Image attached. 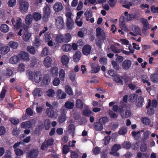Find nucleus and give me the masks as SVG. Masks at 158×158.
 I'll list each match as a JSON object with an SVG mask.
<instances>
[{
	"instance_id": "f8f14e48",
	"label": "nucleus",
	"mask_w": 158,
	"mask_h": 158,
	"mask_svg": "<svg viewBox=\"0 0 158 158\" xmlns=\"http://www.w3.org/2000/svg\"><path fill=\"white\" fill-rule=\"evenodd\" d=\"M53 9L56 12H59L62 10L63 6L60 2H57L54 5Z\"/></svg>"
},
{
	"instance_id": "bf43d9fd",
	"label": "nucleus",
	"mask_w": 158,
	"mask_h": 158,
	"mask_svg": "<svg viewBox=\"0 0 158 158\" xmlns=\"http://www.w3.org/2000/svg\"><path fill=\"white\" fill-rule=\"evenodd\" d=\"M83 102L80 99H78L76 101V106L77 108H81L83 107Z\"/></svg>"
},
{
	"instance_id": "72a5a7b5",
	"label": "nucleus",
	"mask_w": 158,
	"mask_h": 158,
	"mask_svg": "<svg viewBox=\"0 0 158 158\" xmlns=\"http://www.w3.org/2000/svg\"><path fill=\"white\" fill-rule=\"evenodd\" d=\"M43 82L45 85L49 84L51 81V78L48 74H45L42 80Z\"/></svg>"
},
{
	"instance_id": "a19ab883",
	"label": "nucleus",
	"mask_w": 158,
	"mask_h": 158,
	"mask_svg": "<svg viewBox=\"0 0 158 158\" xmlns=\"http://www.w3.org/2000/svg\"><path fill=\"white\" fill-rule=\"evenodd\" d=\"M121 115L123 118H127L131 116V113L129 110H126L125 111H121Z\"/></svg>"
},
{
	"instance_id": "09e8293b",
	"label": "nucleus",
	"mask_w": 158,
	"mask_h": 158,
	"mask_svg": "<svg viewBox=\"0 0 158 158\" xmlns=\"http://www.w3.org/2000/svg\"><path fill=\"white\" fill-rule=\"evenodd\" d=\"M9 45L13 49H16L19 46V44L16 42L11 41L9 43Z\"/></svg>"
},
{
	"instance_id": "ddd939ff",
	"label": "nucleus",
	"mask_w": 158,
	"mask_h": 158,
	"mask_svg": "<svg viewBox=\"0 0 158 158\" xmlns=\"http://www.w3.org/2000/svg\"><path fill=\"white\" fill-rule=\"evenodd\" d=\"M60 60L63 65H65L66 67H68V64L69 62V58L67 56L65 55L62 56Z\"/></svg>"
},
{
	"instance_id": "a878e982",
	"label": "nucleus",
	"mask_w": 158,
	"mask_h": 158,
	"mask_svg": "<svg viewBox=\"0 0 158 158\" xmlns=\"http://www.w3.org/2000/svg\"><path fill=\"white\" fill-rule=\"evenodd\" d=\"M62 50L64 52H68L71 51L72 49L71 45L69 44H66L63 45L61 47Z\"/></svg>"
},
{
	"instance_id": "6ab92c4d",
	"label": "nucleus",
	"mask_w": 158,
	"mask_h": 158,
	"mask_svg": "<svg viewBox=\"0 0 158 158\" xmlns=\"http://www.w3.org/2000/svg\"><path fill=\"white\" fill-rule=\"evenodd\" d=\"M52 59L49 57H47L44 60V64L46 68L50 67L52 63Z\"/></svg>"
},
{
	"instance_id": "e2e57ef3",
	"label": "nucleus",
	"mask_w": 158,
	"mask_h": 158,
	"mask_svg": "<svg viewBox=\"0 0 158 158\" xmlns=\"http://www.w3.org/2000/svg\"><path fill=\"white\" fill-rule=\"evenodd\" d=\"M137 95L136 94L131 95L129 97V100L131 102H134L137 99Z\"/></svg>"
},
{
	"instance_id": "13d9d810",
	"label": "nucleus",
	"mask_w": 158,
	"mask_h": 158,
	"mask_svg": "<svg viewBox=\"0 0 158 158\" xmlns=\"http://www.w3.org/2000/svg\"><path fill=\"white\" fill-rule=\"evenodd\" d=\"M85 16L87 18H90L92 16V11L90 9H88L85 13Z\"/></svg>"
},
{
	"instance_id": "6e6552de",
	"label": "nucleus",
	"mask_w": 158,
	"mask_h": 158,
	"mask_svg": "<svg viewBox=\"0 0 158 158\" xmlns=\"http://www.w3.org/2000/svg\"><path fill=\"white\" fill-rule=\"evenodd\" d=\"M20 60H23L24 61H29L30 60L29 55L28 53L24 51L21 52L18 54Z\"/></svg>"
},
{
	"instance_id": "4d7b16f0",
	"label": "nucleus",
	"mask_w": 158,
	"mask_h": 158,
	"mask_svg": "<svg viewBox=\"0 0 158 158\" xmlns=\"http://www.w3.org/2000/svg\"><path fill=\"white\" fill-rule=\"evenodd\" d=\"M27 51L32 54H34L35 53V50L34 47L30 46L28 47L27 48Z\"/></svg>"
},
{
	"instance_id": "e433bc0d",
	"label": "nucleus",
	"mask_w": 158,
	"mask_h": 158,
	"mask_svg": "<svg viewBox=\"0 0 158 158\" xmlns=\"http://www.w3.org/2000/svg\"><path fill=\"white\" fill-rule=\"evenodd\" d=\"M74 101H67L66 102L65 104V106L67 109H71L74 106Z\"/></svg>"
},
{
	"instance_id": "f3484780",
	"label": "nucleus",
	"mask_w": 158,
	"mask_h": 158,
	"mask_svg": "<svg viewBox=\"0 0 158 158\" xmlns=\"http://www.w3.org/2000/svg\"><path fill=\"white\" fill-rule=\"evenodd\" d=\"M141 21L143 24V33H145L146 31L149 28V24L147 20L146 19L142 18L141 19Z\"/></svg>"
},
{
	"instance_id": "39448f33",
	"label": "nucleus",
	"mask_w": 158,
	"mask_h": 158,
	"mask_svg": "<svg viewBox=\"0 0 158 158\" xmlns=\"http://www.w3.org/2000/svg\"><path fill=\"white\" fill-rule=\"evenodd\" d=\"M19 9L22 12L26 13L28 10L29 4L28 3L24 0H21L19 2Z\"/></svg>"
},
{
	"instance_id": "aec40b11",
	"label": "nucleus",
	"mask_w": 158,
	"mask_h": 158,
	"mask_svg": "<svg viewBox=\"0 0 158 158\" xmlns=\"http://www.w3.org/2000/svg\"><path fill=\"white\" fill-rule=\"evenodd\" d=\"M91 49V47L89 45H86L84 46L82 49L83 54L85 55H88L90 53Z\"/></svg>"
},
{
	"instance_id": "20e7f679",
	"label": "nucleus",
	"mask_w": 158,
	"mask_h": 158,
	"mask_svg": "<svg viewBox=\"0 0 158 158\" xmlns=\"http://www.w3.org/2000/svg\"><path fill=\"white\" fill-rule=\"evenodd\" d=\"M65 16L66 18V24L69 29H71L73 27L74 22L73 20V15L70 12H67L65 13Z\"/></svg>"
},
{
	"instance_id": "7ed1b4c3",
	"label": "nucleus",
	"mask_w": 158,
	"mask_h": 158,
	"mask_svg": "<svg viewBox=\"0 0 158 158\" xmlns=\"http://www.w3.org/2000/svg\"><path fill=\"white\" fill-rule=\"evenodd\" d=\"M11 22L14 27L17 29L22 28L25 30L27 27V26L22 23V19L19 18H12Z\"/></svg>"
},
{
	"instance_id": "4be33fe9",
	"label": "nucleus",
	"mask_w": 158,
	"mask_h": 158,
	"mask_svg": "<svg viewBox=\"0 0 158 158\" xmlns=\"http://www.w3.org/2000/svg\"><path fill=\"white\" fill-rule=\"evenodd\" d=\"M55 42L56 46L59 47L60 44L63 42V35L61 34L57 35L56 37Z\"/></svg>"
},
{
	"instance_id": "423d86ee",
	"label": "nucleus",
	"mask_w": 158,
	"mask_h": 158,
	"mask_svg": "<svg viewBox=\"0 0 158 158\" xmlns=\"http://www.w3.org/2000/svg\"><path fill=\"white\" fill-rule=\"evenodd\" d=\"M43 20L44 21L48 20L49 16L51 13L50 7L48 6H46L43 8Z\"/></svg>"
},
{
	"instance_id": "a18cd8bd",
	"label": "nucleus",
	"mask_w": 158,
	"mask_h": 158,
	"mask_svg": "<svg viewBox=\"0 0 158 158\" xmlns=\"http://www.w3.org/2000/svg\"><path fill=\"white\" fill-rule=\"evenodd\" d=\"M136 5H137V4L135 3V0H134L132 2L129 1L127 2L124 5H123V6L125 8L129 9L130 6Z\"/></svg>"
},
{
	"instance_id": "f704fd0d",
	"label": "nucleus",
	"mask_w": 158,
	"mask_h": 158,
	"mask_svg": "<svg viewBox=\"0 0 158 158\" xmlns=\"http://www.w3.org/2000/svg\"><path fill=\"white\" fill-rule=\"evenodd\" d=\"M32 17L31 14L27 15L25 20V23L27 25H29L32 23Z\"/></svg>"
},
{
	"instance_id": "2f4dec72",
	"label": "nucleus",
	"mask_w": 158,
	"mask_h": 158,
	"mask_svg": "<svg viewBox=\"0 0 158 158\" xmlns=\"http://www.w3.org/2000/svg\"><path fill=\"white\" fill-rule=\"evenodd\" d=\"M130 28L131 31L138 35L139 34L140 30L139 27L135 25H131L130 26Z\"/></svg>"
},
{
	"instance_id": "393cba45",
	"label": "nucleus",
	"mask_w": 158,
	"mask_h": 158,
	"mask_svg": "<svg viewBox=\"0 0 158 158\" xmlns=\"http://www.w3.org/2000/svg\"><path fill=\"white\" fill-rule=\"evenodd\" d=\"M146 108L148 109L147 114L149 115H152L154 114V110L153 108H152L151 106V100H148V103L147 106H146Z\"/></svg>"
},
{
	"instance_id": "c756f323",
	"label": "nucleus",
	"mask_w": 158,
	"mask_h": 158,
	"mask_svg": "<svg viewBox=\"0 0 158 158\" xmlns=\"http://www.w3.org/2000/svg\"><path fill=\"white\" fill-rule=\"evenodd\" d=\"M58 73L59 79L61 81H64L65 77V73L64 70L63 69H60Z\"/></svg>"
},
{
	"instance_id": "9b49d317",
	"label": "nucleus",
	"mask_w": 158,
	"mask_h": 158,
	"mask_svg": "<svg viewBox=\"0 0 158 158\" xmlns=\"http://www.w3.org/2000/svg\"><path fill=\"white\" fill-rule=\"evenodd\" d=\"M38 150L33 149L27 153V156L30 158H36L38 156Z\"/></svg>"
},
{
	"instance_id": "58836bf2",
	"label": "nucleus",
	"mask_w": 158,
	"mask_h": 158,
	"mask_svg": "<svg viewBox=\"0 0 158 158\" xmlns=\"http://www.w3.org/2000/svg\"><path fill=\"white\" fill-rule=\"evenodd\" d=\"M32 17L35 20L38 21L41 19L42 16L40 13L35 12L33 14Z\"/></svg>"
},
{
	"instance_id": "774afa93",
	"label": "nucleus",
	"mask_w": 158,
	"mask_h": 158,
	"mask_svg": "<svg viewBox=\"0 0 158 158\" xmlns=\"http://www.w3.org/2000/svg\"><path fill=\"white\" fill-rule=\"evenodd\" d=\"M44 125L45 127V129L48 130L50 125V121L48 119H46L45 120L44 122Z\"/></svg>"
},
{
	"instance_id": "c9c22d12",
	"label": "nucleus",
	"mask_w": 158,
	"mask_h": 158,
	"mask_svg": "<svg viewBox=\"0 0 158 158\" xmlns=\"http://www.w3.org/2000/svg\"><path fill=\"white\" fill-rule=\"evenodd\" d=\"M144 103V99L142 97H140L136 102V105L138 107L142 106Z\"/></svg>"
},
{
	"instance_id": "3c124183",
	"label": "nucleus",
	"mask_w": 158,
	"mask_h": 158,
	"mask_svg": "<svg viewBox=\"0 0 158 158\" xmlns=\"http://www.w3.org/2000/svg\"><path fill=\"white\" fill-rule=\"evenodd\" d=\"M33 94L35 96L40 97L42 93L41 92V89L39 88L35 89L33 91Z\"/></svg>"
},
{
	"instance_id": "4c0bfd02",
	"label": "nucleus",
	"mask_w": 158,
	"mask_h": 158,
	"mask_svg": "<svg viewBox=\"0 0 158 158\" xmlns=\"http://www.w3.org/2000/svg\"><path fill=\"white\" fill-rule=\"evenodd\" d=\"M46 113L47 115L50 117L52 118L54 116V111L52 108H48L46 110Z\"/></svg>"
},
{
	"instance_id": "c85d7f7f",
	"label": "nucleus",
	"mask_w": 158,
	"mask_h": 158,
	"mask_svg": "<svg viewBox=\"0 0 158 158\" xmlns=\"http://www.w3.org/2000/svg\"><path fill=\"white\" fill-rule=\"evenodd\" d=\"M71 36L70 34L67 33L64 35H63V42L64 43H68L71 40Z\"/></svg>"
},
{
	"instance_id": "de8ad7c7",
	"label": "nucleus",
	"mask_w": 158,
	"mask_h": 158,
	"mask_svg": "<svg viewBox=\"0 0 158 158\" xmlns=\"http://www.w3.org/2000/svg\"><path fill=\"white\" fill-rule=\"evenodd\" d=\"M66 117L65 114L64 113L62 114L58 117V121L60 123H62L66 120Z\"/></svg>"
},
{
	"instance_id": "37998d69",
	"label": "nucleus",
	"mask_w": 158,
	"mask_h": 158,
	"mask_svg": "<svg viewBox=\"0 0 158 158\" xmlns=\"http://www.w3.org/2000/svg\"><path fill=\"white\" fill-rule=\"evenodd\" d=\"M122 77H121L119 76L118 75L116 74V75L114 76L113 78V80L116 83H120L121 85H122Z\"/></svg>"
},
{
	"instance_id": "b1692460",
	"label": "nucleus",
	"mask_w": 158,
	"mask_h": 158,
	"mask_svg": "<svg viewBox=\"0 0 158 158\" xmlns=\"http://www.w3.org/2000/svg\"><path fill=\"white\" fill-rule=\"evenodd\" d=\"M58 69L57 67H52L50 70V74L53 77H56L58 74Z\"/></svg>"
},
{
	"instance_id": "1a4fd4ad",
	"label": "nucleus",
	"mask_w": 158,
	"mask_h": 158,
	"mask_svg": "<svg viewBox=\"0 0 158 158\" xmlns=\"http://www.w3.org/2000/svg\"><path fill=\"white\" fill-rule=\"evenodd\" d=\"M56 25L57 27L60 29L64 27V22L63 19L60 16L57 17L56 19Z\"/></svg>"
},
{
	"instance_id": "cd10ccee",
	"label": "nucleus",
	"mask_w": 158,
	"mask_h": 158,
	"mask_svg": "<svg viewBox=\"0 0 158 158\" xmlns=\"http://www.w3.org/2000/svg\"><path fill=\"white\" fill-rule=\"evenodd\" d=\"M94 127L97 131H101L103 128L102 124L98 122L95 123L94 125Z\"/></svg>"
},
{
	"instance_id": "412c9836",
	"label": "nucleus",
	"mask_w": 158,
	"mask_h": 158,
	"mask_svg": "<svg viewBox=\"0 0 158 158\" xmlns=\"http://www.w3.org/2000/svg\"><path fill=\"white\" fill-rule=\"evenodd\" d=\"M27 27L26 28V29L25 30V31L23 36V40L26 42L29 40L31 35V34L28 30H27Z\"/></svg>"
},
{
	"instance_id": "864d4df0",
	"label": "nucleus",
	"mask_w": 158,
	"mask_h": 158,
	"mask_svg": "<svg viewBox=\"0 0 158 158\" xmlns=\"http://www.w3.org/2000/svg\"><path fill=\"white\" fill-rule=\"evenodd\" d=\"M15 154L18 156H20L22 155L23 153L24 152L22 149L17 148L14 150Z\"/></svg>"
},
{
	"instance_id": "603ef678",
	"label": "nucleus",
	"mask_w": 158,
	"mask_h": 158,
	"mask_svg": "<svg viewBox=\"0 0 158 158\" xmlns=\"http://www.w3.org/2000/svg\"><path fill=\"white\" fill-rule=\"evenodd\" d=\"M142 78V81L144 83L147 84L148 86H149L151 85L150 82L148 81V78L146 75H143Z\"/></svg>"
},
{
	"instance_id": "bb28decb",
	"label": "nucleus",
	"mask_w": 158,
	"mask_h": 158,
	"mask_svg": "<svg viewBox=\"0 0 158 158\" xmlns=\"http://www.w3.org/2000/svg\"><path fill=\"white\" fill-rule=\"evenodd\" d=\"M20 60L18 55L12 56L9 60L10 63L12 64H16Z\"/></svg>"
},
{
	"instance_id": "f257e3e1",
	"label": "nucleus",
	"mask_w": 158,
	"mask_h": 158,
	"mask_svg": "<svg viewBox=\"0 0 158 158\" xmlns=\"http://www.w3.org/2000/svg\"><path fill=\"white\" fill-rule=\"evenodd\" d=\"M134 18V15L132 14H128L127 11L124 13V16H121L120 18L119 25L122 30L125 31H128L129 30L126 26L125 22H127L132 20Z\"/></svg>"
},
{
	"instance_id": "8fccbe9b",
	"label": "nucleus",
	"mask_w": 158,
	"mask_h": 158,
	"mask_svg": "<svg viewBox=\"0 0 158 158\" xmlns=\"http://www.w3.org/2000/svg\"><path fill=\"white\" fill-rule=\"evenodd\" d=\"M47 95L49 97H53L55 95V92L54 90L49 89L46 92Z\"/></svg>"
},
{
	"instance_id": "9d476101",
	"label": "nucleus",
	"mask_w": 158,
	"mask_h": 158,
	"mask_svg": "<svg viewBox=\"0 0 158 158\" xmlns=\"http://www.w3.org/2000/svg\"><path fill=\"white\" fill-rule=\"evenodd\" d=\"M121 148V146L119 144H115L112 147L110 154L115 156H118L119 155L117 151Z\"/></svg>"
},
{
	"instance_id": "a211bd4d",
	"label": "nucleus",
	"mask_w": 158,
	"mask_h": 158,
	"mask_svg": "<svg viewBox=\"0 0 158 158\" xmlns=\"http://www.w3.org/2000/svg\"><path fill=\"white\" fill-rule=\"evenodd\" d=\"M66 93L61 89H58L56 91V96L59 98L64 99L66 98Z\"/></svg>"
},
{
	"instance_id": "338daca9",
	"label": "nucleus",
	"mask_w": 158,
	"mask_h": 158,
	"mask_svg": "<svg viewBox=\"0 0 158 158\" xmlns=\"http://www.w3.org/2000/svg\"><path fill=\"white\" fill-rule=\"evenodd\" d=\"M105 39H102V38H98L96 40V43L98 46H101L102 42Z\"/></svg>"
},
{
	"instance_id": "473e14b6",
	"label": "nucleus",
	"mask_w": 158,
	"mask_h": 158,
	"mask_svg": "<svg viewBox=\"0 0 158 158\" xmlns=\"http://www.w3.org/2000/svg\"><path fill=\"white\" fill-rule=\"evenodd\" d=\"M141 121L142 123L147 125H151V122L150 119L147 117H143L141 118Z\"/></svg>"
},
{
	"instance_id": "f03ea898",
	"label": "nucleus",
	"mask_w": 158,
	"mask_h": 158,
	"mask_svg": "<svg viewBox=\"0 0 158 158\" xmlns=\"http://www.w3.org/2000/svg\"><path fill=\"white\" fill-rule=\"evenodd\" d=\"M26 74L30 80L37 83L40 82L43 78L42 75L39 71L33 72L28 70Z\"/></svg>"
},
{
	"instance_id": "ea45409f",
	"label": "nucleus",
	"mask_w": 158,
	"mask_h": 158,
	"mask_svg": "<svg viewBox=\"0 0 158 158\" xmlns=\"http://www.w3.org/2000/svg\"><path fill=\"white\" fill-rule=\"evenodd\" d=\"M10 48L8 46H2L0 51L1 53L5 55L10 50Z\"/></svg>"
},
{
	"instance_id": "052dcab7",
	"label": "nucleus",
	"mask_w": 158,
	"mask_h": 158,
	"mask_svg": "<svg viewBox=\"0 0 158 158\" xmlns=\"http://www.w3.org/2000/svg\"><path fill=\"white\" fill-rule=\"evenodd\" d=\"M127 131V128L126 127H124L121 128L118 132V134L120 135H125Z\"/></svg>"
},
{
	"instance_id": "5fc2aeb1",
	"label": "nucleus",
	"mask_w": 158,
	"mask_h": 158,
	"mask_svg": "<svg viewBox=\"0 0 158 158\" xmlns=\"http://www.w3.org/2000/svg\"><path fill=\"white\" fill-rule=\"evenodd\" d=\"M60 79L58 77H55L53 79L52 81L53 85L54 86H57L60 83Z\"/></svg>"
},
{
	"instance_id": "0e129e2a",
	"label": "nucleus",
	"mask_w": 158,
	"mask_h": 158,
	"mask_svg": "<svg viewBox=\"0 0 158 158\" xmlns=\"http://www.w3.org/2000/svg\"><path fill=\"white\" fill-rule=\"evenodd\" d=\"M123 147L126 149H128L130 148L131 144L130 143L127 142H124L122 144Z\"/></svg>"
},
{
	"instance_id": "dca6fc26",
	"label": "nucleus",
	"mask_w": 158,
	"mask_h": 158,
	"mask_svg": "<svg viewBox=\"0 0 158 158\" xmlns=\"http://www.w3.org/2000/svg\"><path fill=\"white\" fill-rule=\"evenodd\" d=\"M131 62L130 60H125L122 63V67L124 69L128 70L131 67Z\"/></svg>"
},
{
	"instance_id": "c03bdc74",
	"label": "nucleus",
	"mask_w": 158,
	"mask_h": 158,
	"mask_svg": "<svg viewBox=\"0 0 158 158\" xmlns=\"http://www.w3.org/2000/svg\"><path fill=\"white\" fill-rule=\"evenodd\" d=\"M81 56V53L79 51L77 52L73 56V59L75 62H78L80 59Z\"/></svg>"
},
{
	"instance_id": "2eb2a0df",
	"label": "nucleus",
	"mask_w": 158,
	"mask_h": 158,
	"mask_svg": "<svg viewBox=\"0 0 158 158\" xmlns=\"http://www.w3.org/2000/svg\"><path fill=\"white\" fill-rule=\"evenodd\" d=\"M96 35L99 38H102V39H106V36L104 31L100 28H98L96 30Z\"/></svg>"
},
{
	"instance_id": "680f3d73",
	"label": "nucleus",
	"mask_w": 158,
	"mask_h": 158,
	"mask_svg": "<svg viewBox=\"0 0 158 158\" xmlns=\"http://www.w3.org/2000/svg\"><path fill=\"white\" fill-rule=\"evenodd\" d=\"M51 37L49 33L47 32L45 34L44 37V39L45 42H48L51 39Z\"/></svg>"
},
{
	"instance_id": "69168bd1",
	"label": "nucleus",
	"mask_w": 158,
	"mask_h": 158,
	"mask_svg": "<svg viewBox=\"0 0 158 158\" xmlns=\"http://www.w3.org/2000/svg\"><path fill=\"white\" fill-rule=\"evenodd\" d=\"M83 114L85 116H88L91 113V111L88 107L85 110L83 111Z\"/></svg>"
},
{
	"instance_id": "7c9ffc66",
	"label": "nucleus",
	"mask_w": 158,
	"mask_h": 158,
	"mask_svg": "<svg viewBox=\"0 0 158 158\" xmlns=\"http://www.w3.org/2000/svg\"><path fill=\"white\" fill-rule=\"evenodd\" d=\"M65 90L67 94L69 95H72L73 94V92L71 87L69 85H65Z\"/></svg>"
},
{
	"instance_id": "79ce46f5",
	"label": "nucleus",
	"mask_w": 158,
	"mask_h": 158,
	"mask_svg": "<svg viewBox=\"0 0 158 158\" xmlns=\"http://www.w3.org/2000/svg\"><path fill=\"white\" fill-rule=\"evenodd\" d=\"M0 30L2 32L6 33L9 31V27L6 24H3L1 25Z\"/></svg>"
},
{
	"instance_id": "4468645a",
	"label": "nucleus",
	"mask_w": 158,
	"mask_h": 158,
	"mask_svg": "<svg viewBox=\"0 0 158 158\" xmlns=\"http://www.w3.org/2000/svg\"><path fill=\"white\" fill-rule=\"evenodd\" d=\"M53 140L52 139H50L45 141L42 144L41 147V149L44 150L48 147V146H50L52 144Z\"/></svg>"
},
{
	"instance_id": "49530a36",
	"label": "nucleus",
	"mask_w": 158,
	"mask_h": 158,
	"mask_svg": "<svg viewBox=\"0 0 158 158\" xmlns=\"http://www.w3.org/2000/svg\"><path fill=\"white\" fill-rule=\"evenodd\" d=\"M151 80L154 82H158V74L156 73H154L151 74L150 77Z\"/></svg>"
},
{
	"instance_id": "6e6d98bb",
	"label": "nucleus",
	"mask_w": 158,
	"mask_h": 158,
	"mask_svg": "<svg viewBox=\"0 0 158 158\" xmlns=\"http://www.w3.org/2000/svg\"><path fill=\"white\" fill-rule=\"evenodd\" d=\"M41 45V40L40 38H36L35 39L34 46L35 48H38Z\"/></svg>"
},
{
	"instance_id": "0eeeda50",
	"label": "nucleus",
	"mask_w": 158,
	"mask_h": 158,
	"mask_svg": "<svg viewBox=\"0 0 158 158\" xmlns=\"http://www.w3.org/2000/svg\"><path fill=\"white\" fill-rule=\"evenodd\" d=\"M35 121L34 119H31L28 121H26L22 123L21 127L22 128H30L35 124Z\"/></svg>"
},
{
	"instance_id": "5701e85b",
	"label": "nucleus",
	"mask_w": 158,
	"mask_h": 158,
	"mask_svg": "<svg viewBox=\"0 0 158 158\" xmlns=\"http://www.w3.org/2000/svg\"><path fill=\"white\" fill-rule=\"evenodd\" d=\"M90 65L92 69V73H97L100 70V68L99 66L95 63H90Z\"/></svg>"
}]
</instances>
